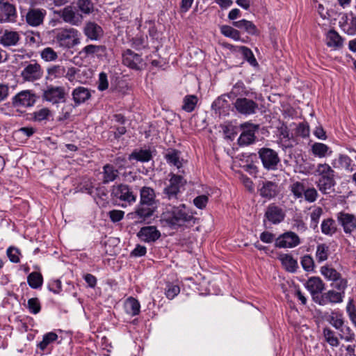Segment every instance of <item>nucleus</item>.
Wrapping results in <instances>:
<instances>
[{"label":"nucleus","mask_w":356,"mask_h":356,"mask_svg":"<svg viewBox=\"0 0 356 356\" xmlns=\"http://www.w3.org/2000/svg\"><path fill=\"white\" fill-rule=\"evenodd\" d=\"M195 220L190 209L184 204H181L179 206L166 207L161 214L159 221L163 227L178 229L188 225H193Z\"/></svg>","instance_id":"nucleus-1"},{"label":"nucleus","mask_w":356,"mask_h":356,"mask_svg":"<svg viewBox=\"0 0 356 356\" xmlns=\"http://www.w3.org/2000/svg\"><path fill=\"white\" fill-rule=\"evenodd\" d=\"M156 209L157 205L139 203L134 211L127 214V217L133 220L135 224H150L151 218Z\"/></svg>","instance_id":"nucleus-2"},{"label":"nucleus","mask_w":356,"mask_h":356,"mask_svg":"<svg viewBox=\"0 0 356 356\" xmlns=\"http://www.w3.org/2000/svg\"><path fill=\"white\" fill-rule=\"evenodd\" d=\"M55 39L59 47L67 49L72 48L80 42L79 31L74 28L57 30Z\"/></svg>","instance_id":"nucleus-3"},{"label":"nucleus","mask_w":356,"mask_h":356,"mask_svg":"<svg viewBox=\"0 0 356 356\" xmlns=\"http://www.w3.org/2000/svg\"><path fill=\"white\" fill-rule=\"evenodd\" d=\"M111 201L114 205L126 207L127 204H131L136 200V196L133 194L131 189L126 185L119 184L113 186L111 191Z\"/></svg>","instance_id":"nucleus-4"},{"label":"nucleus","mask_w":356,"mask_h":356,"mask_svg":"<svg viewBox=\"0 0 356 356\" xmlns=\"http://www.w3.org/2000/svg\"><path fill=\"white\" fill-rule=\"evenodd\" d=\"M23 65L24 68L21 71L20 76L24 81L34 82L42 77V67L36 60L25 62Z\"/></svg>","instance_id":"nucleus-5"},{"label":"nucleus","mask_w":356,"mask_h":356,"mask_svg":"<svg viewBox=\"0 0 356 356\" xmlns=\"http://www.w3.org/2000/svg\"><path fill=\"white\" fill-rule=\"evenodd\" d=\"M66 95L64 87L50 85L43 90L42 98L53 104H57L65 102Z\"/></svg>","instance_id":"nucleus-6"},{"label":"nucleus","mask_w":356,"mask_h":356,"mask_svg":"<svg viewBox=\"0 0 356 356\" xmlns=\"http://www.w3.org/2000/svg\"><path fill=\"white\" fill-rule=\"evenodd\" d=\"M300 243L299 236L291 231L280 234L275 240V246L278 248H291Z\"/></svg>","instance_id":"nucleus-7"},{"label":"nucleus","mask_w":356,"mask_h":356,"mask_svg":"<svg viewBox=\"0 0 356 356\" xmlns=\"http://www.w3.org/2000/svg\"><path fill=\"white\" fill-rule=\"evenodd\" d=\"M258 153L265 168L268 170L275 169L280 162V158L275 150L270 148H261Z\"/></svg>","instance_id":"nucleus-8"},{"label":"nucleus","mask_w":356,"mask_h":356,"mask_svg":"<svg viewBox=\"0 0 356 356\" xmlns=\"http://www.w3.org/2000/svg\"><path fill=\"white\" fill-rule=\"evenodd\" d=\"M285 216V213L282 208L275 204H270L268 206L264 213V225L266 226V220L273 225L279 224L284 220Z\"/></svg>","instance_id":"nucleus-9"},{"label":"nucleus","mask_w":356,"mask_h":356,"mask_svg":"<svg viewBox=\"0 0 356 356\" xmlns=\"http://www.w3.org/2000/svg\"><path fill=\"white\" fill-rule=\"evenodd\" d=\"M234 106L238 113L246 115L254 114L258 108L255 102L245 97L236 99Z\"/></svg>","instance_id":"nucleus-10"},{"label":"nucleus","mask_w":356,"mask_h":356,"mask_svg":"<svg viewBox=\"0 0 356 356\" xmlns=\"http://www.w3.org/2000/svg\"><path fill=\"white\" fill-rule=\"evenodd\" d=\"M136 235L139 239L145 243H154L161 236L160 231L153 225L141 227Z\"/></svg>","instance_id":"nucleus-11"},{"label":"nucleus","mask_w":356,"mask_h":356,"mask_svg":"<svg viewBox=\"0 0 356 356\" xmlns=\"http://www.w3.org/2000/svg\"><path fill=\"white\" fill-rule=\"evenodd\" d=\"M47 12L42 8H30L26 15V22L31 26L36 27L43 24Z\"/></svg>","instance_id":"nucleus-12"},{"label":"nucleus","mask_w":356,"mask_h":356,"mask_svg":"<svg viewBox=\"0 0 356 356\" xmlns=\"http://www.w3.org/2000/svg\"><path fill=\"white\" fill-rule=\"evenodd\" d=\"M337 218L346 234H350L356 229V217L355 215L341 211L337 213Z\"/></svg>","instance_id":"nucleus-13"},{"label":"nucleus","mask_w":356,"mask_h":356,"mask_svg":"<svg viewBox=\"0 0 356 356\" xmlns=\"http://www.w3.org/2000/svg\"><path fill=\"white\" fill-rule=\"evenodd\" d=\"M17 17L16 9L13 4L7 1H0V22H13Z\"/></svg>","instance_id":"nucleus-14"},{"label":"nucleus","mask_w":356,"mask_h":356,"mask_svg":"<svg viewBox=\"0 0 356 356\" xmlns=\"http://www.w3.org/2000/svg\"><path fill=\"white\" fill-rule=\"evenodd\" d=\"M20 40L18 31L6 29L0 35V44L4 47H11L17 45Z\"/></svg>","instance_id":"nucleus-15"},{"label":"nucleus","mask_w":356,"mask_h":356,"mask_svg":"<svg viewBox=\"0 0 356 356\" xmlns=\"http://www.w3.org/2000/svg\"><path fill=\"white\" fill-rule=\"evenodd\" d=\"M169 184L163 189V194L168 200L177 199L180 188L186 183V179H169Z\"/></svg>","instance_id":"nucleus-16"},{"label":"nucleus","mask_w":356,"mask_h":356,"mask_svg":"<svg viewBox=\"0 0 356 356\" xmlns=\"http://www.w3.org/2000/svg\"><path fill=\"white\" fill-rule=\"evenodd\" d=\"M241 127L244 131L238 138V144L240 145H247L253 143L255 140L254 131L257 129V126L245 123L241 124Z\"/></svg>","instance_id":"nucleus-17"},{"label":"nucleus","mask_w":356,"mask_h":356,"mask_svg":"<svg viewBox=\"0 0 356 356\" xmlns=\"http://www.w3.org/2000/svg\"><path fill=\"white\" fill-rule=\"evenodd\" d=\"M35 102V95L29 90H24L15 96L13 99V104L15 106L28 107L32 106Z\"/></svg>","instance_id":"nucleus-18"},{"label":"nucleus","mask_w":356,"mask_h":356,"mask_svg":"<svg viewBox=\"0 0 356 356\" xmlns=\"http://www.w3.org/2000/svg\"><path fill=\"white\" fill-rule=\"evenodd\" d=\"M61 18L65 22L72 25L78 26L82 22V15L74 10L71 6L65 7L61 11Z\"/></svg>","instance_id":"nucleus-19"},{"label":"nucleus","mask_w":356,"mask_h":356,"mask_svg":"<svg viewBox=\"0 0 356 356\" xmlns=\"http://www.w3.org/2000/svg\"><path fill=\"white\" fill-rule=\"evenodd\" d=\"M83 33L92 40H97L103 35L102 28L94 22H88L83 27Z\"/></svg>","instance_id":"nucleus-20"},{"label":"nucleus","mask_w":356,"mask_h":356,"mask_svg":"<svg viewBox=\"0 0 356 356\" xmlns=\"http://www.w3.org/2000/svg\"><path fill=\"white\" fill-rule=\"evenodd\" d=\"M305 288L311 295L320 294L325 290V283L319 277H311L305 284Z\"/></svg>","instance_id":"nucleus-21"},{"label":"nucleus","mask_w":356,"mask_h":356,"mask_svg":"<svg viewBox=\"0 0 356 356\" xmlns=\"http://www.w3.org/2000/svg\"><path fill=\"white\" fill-rule=\"evenodd\" d=\"M122 62L125 65L132 69L138 70L142 63V58L138 54H135L130 49H127L123 54Z\"/></svg>","instance_id":"nucleus-22"},{"label":"nucleus","mask_w":356,"mask_h":356,"mask_svg":"<svg viewBox=\"0 0 356 356\" xmlns=\"http://www.w3.org/2000/svg\"><path fill=\"white\" fill-rule=\"evenodd\" d=\"M282 265L284 269L289 273H295L298 268V264L296 259L289 254H282L279 257Z\"/></svg>","instance_id":"nucleus-23"},{"label":"nucleus","mask_w":356,"mask_h":356,"mask_svg":"<svg viewBox=\"0 0 356 356\" xmlns=\"http://www.w3.org/2000/svg\"><path fill=\"white\" fill-rule=\"evenodd\" d=\"M262 197L270 199L275 197L277 193V185L273 181L263 182V186L259 189Z\"/></svg>","instance_id":"nucleus-24"},{"label":"nucleus","mask_w":356,"mask_h":356,"mask_svg":"<svg viewBox=\"0 0 356 356\" xmlns=\"http://www.w3.org/2000/svg\"><path fill=\"white\" fill-rule=\"evenodd\" d=\"M202 195H198L193 199L194 205L199 209H205L209 202V196L211 193V188L207 186L202 185Z\"/></svg>","instance_id":"nucleus-25"},{"label":"nucleus","mask_w":356,"mask_h":356,"mask_svg":"<svg viewBox=\"0 0 356 356\" xmlns=\"http://www.w3.org/2000/svg\"><path fill=\"white\" fill-rule=\"evenodd\" d=\"M73 100L76 104H80L89 99L91 97L90 90L84 87H78L72 92Z\"/></svg>","instance_id":"nucleus-26"},{"label":"nucleus","mask_w":356,"mask_h":356,"mask_svg":"<svg viewBox=\"0 0 356 356\" xmlns=\"http://www.w3.org/2000/svg\"><path fill=\"white\" fill-rule=\"evenodd\" d=\"M139 203L156 205L154 190L149 187H143L140 190V199Z\"/></svg>","instance_id":"nucleus-27"},{"label":"nucleus","mask_w":356,"mask_h":356,"mask_svg":"<svg viewBox=\"0 0 356 356\" xmlns=\"http://www.w3.org/2000/svg\"><path fill=\"white\" fill-rule=\"evenodd\" d=\"M326 44L330 47L340 48L343 45V40L336 31L330 30L327 33Z\"/></svg>","instance_id":"nucleus-28"},{"label":"nucleus","mask_w":356,"mask_h":356,"mask_svg":"<svg viewBox=\"0 0 356 356\" xmlns=\"http://www.w3.org/2000/svg\"><path fill=\"white\" fill-rule=\"evenodd\" d=\"M27 283L31 289H40L43 284V276L40 272L33 271L27 276Z\"/></svg>","instance_id":"nucleus-29"},{"label":"nucleus","mask_w":356,"mask_h":356,"mask_svg":"<svg viewBox=\"0 0 356 356\" xmlns=\"http://www.w3.org/2000/svg\"><path fill=\"white\" fill-rule=\"evenodd\" d=\"M233 25L238 29H244L248 33L251 35H258L259 31L257 26L251 22L246 19H242L234 22Z\"/></svg>","instance_id":"nucleus-30"},{"label":"nucleus","mask_w":356,"mask_h":356,"mask_svg":"<svg viewBox=\"0 0 356 356\" xmlns=\"http://www.w3.org/2000/svg\"><path fill=\"white\" fill-rule=\"evenodd\" d=\"M327 321L337 330L343 332V325L344 324V320L343 314L339 312L332 311L331 315Z\"/></svg>","instance_id":"nucleus-31"},{"label":"nucleus","mask_w":356,"mask_h":356,"mask_svg":"<svg viewBox=\"0 0 356 356\" xmlns=\"http://www.w3.org/2000/svg\"><path fill=\"white\" fill-rule=\"evenodd\" d=\"M125 308L127 312L131 316L138 315L140 312V302L134 297H129L127 299Z\"/></svg>","instance_id":"nucleus-32"},{"label":"nucleus","mask_w":356,"mask_h":356,"mask_svg":"<svg viewBox=\"0 0 356 356\" xmlns=\"http://www.w3.org/2000/svg\"><path fill=\"white\" fill-rule=\"evenodd\" d=\"M83 51L87 56H97L98 57H102L106 55V48L103 45H94L89 44L86 46L83 49Z\"/></svg>","instance_id":"nucleus-33"},{"label":"nucleus","mask_w":356,"mask_h":356,"mask_svg":"<svg viewBox=\"0 0 356 356\" xmlns=\"http://www.w3.org/2000/svg\"><path fill=\"white\" fill-rule=\"evenodd\" d=\"M58 337L56 333L49 332L43 335L42 340L38 343L37 347L42 352H44L48 346L58 339Z\"/></svg>","instance_id":"nucleus-34"},{"label":"nucleus","mask_w":356,"mask_h":356,"mask_svg":"<svg viewBox=\"0 0 356 356\" xmlns=\"http://www.w3.org/2000/svg\"><path fill=\"white\" fill-rule=\"evenodd\" d=\"M321 273L329 281L338 282V280L340 279L341 273L328 265L321 268Z\"/></svg>","instance_id":"nucleus-35"},{"label":"nucleus","mask_w":356,"mask_h":356,"mask_svg":"<svg viewBox=\"0 0 356 356\" xmlns=\"http://www.w3.org/2000/svg\"><path fill=\"white\" fill-rule=\"evenodd\" d=\"M337 230L336 223L334 219L329 218L324 219L321 223V232L325 235L332 236Z\"/></svg>","instance_id":"nucleus-36"},{"label":"nucleus","mask_w":356,"mask_h":356,"mask_svg":"<svg viewBox=\"0 0 356 356\" xmlns=\"http://www.w3.org/2000/svg\"><path fill=\"white\" fill-rule=\"evenodd\" d=\"M330 248L326 243L318 244L316 252V259L318 263H321L328 259Z\"/></svg>","instance_id":"nucleus-37"},{"label":"nucleus","mask_w":356,"mask_h":356,"mask_svg":"<svg viewBox=\"0 0 356 356\" xmlns=\"http://www.w3.org/2000/svg\"><path fill=\"white\" fill-rule=\"evenodd\" d=\"M325 293V298L326 299V302H330L332 304L334 303H341L343 302L344 298L345 292H337L334 290H330Z\"/></svg>","instance_id":"nucleus-38"},{"label":"nucleus","mask_w":356,"mask_h":356,"mask_svg":"<svg viewBox=\"0 0 356 356\" xmlns=\"http://www.w3.org/2000/svg\"><path fill=\"white\" fill-rule=\"evenodd\" d=\"M314 175L322 178H332L334 176V170L326 163L319 164L315 170Z\"/></svg>","instance_id":"nucleus-39"},{"label":"nucleus","mask_w":356,"mask_h":356,"mask_svg":"<svg viewBox=\"0 0 356 356\" xmlns=\"http://www.w3.org/2000/svg\"><path fill=\"white\" fill-rule=\"evenodd\" d=\"M151 157V152L147 149H141L138 152L135 151L129 155L130 160L136 159L142 162L148 161Z\"/></svg>","instance_id":"nucleus-40"},{"label":"nucleus","mask_w":356,"mask_h":356,"mask_svg":"<svg viewBox=\"0 0 356 356\" xmlns=\"http://www.w3.org/2000/svg\"><path fill=\"white\" fill-rule=\"evenodd\" d=\"M323 334L325 341L331 346L337 347L339 344V341L334 336V332L328 327H325L323 330Z\"/></svg>","instance_id":"nucleus-41"},{"label":"nucleus","mask_w":356,"mask_h":356,"mask_svg":"<svg viewBox=\"0 0 356 356\" xmlns=\"http://www.w3.org/2000/svg\"><path fill=\"white\" fill-rule=\"evenodd\" d=\"M197 103V97L195 95H187L184 99L182 109L186 112H192Z\"/></svg>","instance_id":"nucleus-42"},{"label":"nucleus","mask_w":356,"mask_h":356,"mask_svg":"<svg viewBox=\"0 0 356 356\" xmlns=\"http://www.w3.org/2000/svg\"><path fill=\"white\" fill-rule=\"evenodd\" d=\"M93 189L94 186L90 182V179H87L77 184L76 186L74 188L75 193L81 192L86 193L90 195L92 194Z\"/></svg>","instance_id":"nucleus-43"},{"label":"nucleus","mask_w":356,"mask_h":356,"mask_svg":"<svg viewBox=\"0 0 356 356\" xmlns=\"http://www.w3.org/2000/svg\"><path fill=\"white\" fill-rule=\"evenodd\" d=\"M301 266L307 272H312L314 270L315 263L312 257L309 254H305L301 257Z\"/></svg>","instance_id":"nucleus-44"},{"label":"nucleus","mask_w":356,"mask_h":356,"mask_svg":"<svg viewBox=\"0 0 356 356\" xmlns=\"http://www.w3.org/2000/svg\"><path fill=\"white\" fill-rule=\"evenodd\" d=\"M42 59L47 62L54 61L58 58L57 53L51 47H46L40 52Z\"/></svg>","instance_id":"nucleus-45"},{"label":"nucleus","mask_w":356,"mask_h":356,"mask_svg":"<svg viewBox=\"0 0 356 356\" xmlns=\"http://www.w3.org/2000/svg\"><path fill=\"white\" fill-rule=\"evenodd\" d=\"M165 158L168 162L177 166V168H179L181 167V163L179 160V152L178 151L175 149L169 151L165 154Z\"/></svg>","instance_id":"nucleus-46"},{"label":"nucleus","mask_w":356,"mask_h":356,"mask_svg":"<svg viewBox=\"0 0 356 356\" xmlns=\"http://www.w3.org/2000/svg\"><path fill=\"white\" fill-rule=\"evenodd\" d=\"M27 308L30 313L37 314L41 311V304L38 298H31L28 300Z\"/></svg>","instance_id":"nucleus-47"},{"label":"nucleus","mask_w":356,"mask_h":356,"mask_svg":"<svg viewBox=\"0 0 356 356\" xmlns=\"http://www.w3.org/2000/svg\"><path fill=\"white\" fill-rule=\"evenodd\" d=\"M220 30L221 33L227 37L232 38L236 40H238L240 39L239 31L229 26L224 25L220 28Z\"/></svg>","instance_id":"nucleus-48"},{"label":"nucleus","mask_w":356,"mask_h":356,"mask_svg":"<svg viewBox=\"0 0 356 356\" xmlns=\"http://www.w3.org/2000/svg\"><path fill=\"white\" fill-rule=\"evenodd\" d=\"M318 187L323 193H330V191L335 184L334 179H318Z\"/></svg>","instance_id":"nucleus-49"},{"label":"nucleus","mask_w":356,"mask_h":356,"mask_svg":"<svg viewBox=\"0 0 356 356\" xmlns=\"http://www.w3.org/2000/svg\"><path fill=\"white\" fill-rule=\"evenodd\" d=\"M323 213V209L321 207L315 208L313 211L311 213V224L310 227L313 229H316L318 228V224L319 222V219Z\"/></svg>","instance_id":"nucleus-50"},{"label":"nucleus","mask_w":356,"mask_h":356,"mask_svg":"<svg viewBox=\"0 0 356 356\" xmlns=\"http://www.w3.org/2000/svg\"><path fill=\"white\" fill-rule=\"evenodd\" d=\"M346 312L352 323L356 327V307L354 304V300L350 298L346 306Z\"/></svg>","instance_id":"nucleus-51"},{"label":"nucleus","mask_w":356,"mask_h":356,"mask_svg":"<svg viewBox=\"0 0 356 356\" xmlns=\"http://www.w3.org/2000/svg\"><path fill=\"white\" fill-rule=\"evenodd\" d=\"M312 149L314 154L319 157H325L329 149V147L323 143H316L312 145Z\"/></svg>","instance_id":"nucleus-52"},{"label":"nucleus","mask_w":356,"mask_h":356,"mask_svg":"<svg viewBox=\"0 0 356 356\" xmlns=\"http://www.w3.org/2000/svg\"><path fill=\"white\" fill-rule=\"evenodd\" d=\"M77 6L79 10L85 14H89L93 10V5L90 0H79Z\"/></svg>","instance_id":"nucleus-53"},{"label":"nucleus","mask_w":356,"mask_h":356,"mask_svg":"<svg viewBox=\"0 0 356 356\" xmlns=\"http://www.w3.org/2000/svg\"><path fill=\"white\" fill-rule=\"evenodd\" d=\"M20 254L19 250L15 247H9L7 250V256L10 261L13 263H18L20 259L19 255Z\"/></svg>","instance_id":"nucleus-54"},{"label":"nucleus","mask_w":356,"mask_h":356,"mask_svg":"<svg viewBox=\"0 0 356 356\" xmlns=\"http://www.w3.org/2000/svg\"><path fill=\"white\" fill-rule=\"evenodd\" d=\"M180 291L179 286L178 285L169 284L167 285L165 289V296L168 299H173Z\"/></svg>","instance_id":"nucleus-55"},{"label":"nucleus","mask_w":356,"mask_h":356,"mask_svg":"<svg viewBox=\"0 0 356 356\" xmlns=\"http://www.w3.org/2000/svg\"><path fill=\"white\" fill-rule=\"evenodd\" d=\"M305 186L300 183V182H296L291 186V192L293 193V195L297 197L300 198L302 197V195L305 192Z\"/></svg>","instance_id":"nucleus-56"},{"label":"nucleus","mask_w":356,"mask_h":356,"mask_svg":"<svg viewBox=\"0 0 356 356\" xmlns=\"http://www.w3.org/2000/svg\"><path fill=\"white\" fill-rule=\"evenodd\" d=\"M65 71V67L61 65H54L47 70L48 74L51 76H54V77L63 76Z\"/></svg>","instance_id":"nucleus-57"},{"label":"nucleus","mask_w":356,"mask_h":356,"mask_svg":"<svg viewBox=\"0 0 356 356\" xmlns=\"http://www.w3.org/2000/svg\"><path fill=\"white\" fill-rule=\"evenodd\" d=\"M104 178H117L120 176V172L118 170L111 165H106L104 167Z\"/></svg>","instance_id":"nucleus-58"},{"label":"nucleus","mask_w":356,"mask_h":356,"mask_svg":"<svg viewBox=\"0 0 356 356\" xmlns=\"http://www.w3.org/2000/svg\"><path fill=\"white\" fill-rule=\"evenodd\" d=\"M50 114V110L47 108H43L33 113V118L36 121L46 120Z\"/></svg>","instance_id":"nucleus-59"},{"label":"nucleus","mask_w":356,"mask_h":356,"mask_svg":"<svg viewBox=\"0 0 356 356\" xmlns=\"http://www.w3.org/2000/svg\"><path fill=\"white\" fill-rule=\"evenodd\" d=\"M147 253V248L145 246L137 244L136 248L130 252L131 257H143Z\"/></svg>","instance_id":"nucleus-60"},{"label":"nucleus","mask_w":356,"mask_h":356,"mask_svg":"<svg viewBox=\"0 0 356 356\" xmlns=\"http://www.w3.org/2000/svg\"><path fill=\"white\" fill-rule=\"evenodd\" d=\"M109 218L113 222H120L123 219L124 216V212L121 210H112L108 212Z\"/></svg>","instance_id":"nucleus-61"},{"label":"nucleus","mask_w":356,"mask_h":356,"mask_svg":"<svg viewBox=\"0 0 356 356\" xmlns=\"http://www.w3.org/2000/svg\"><path fill=\"white\" fill-rule=\"evenodd\" d=\"M95 191L96 195L104 201V202L102 203V207H105L106 204L108 203V202H106L108 190L104 186H102L97 187L95 188Z\"/></svg>","instance_id":"nucleus-62"},{"label":"nucleus","mask_w":356,"mask_h":356,"mask_svg":"<svg viewBox=\"0 0 356 356\" xmlns=\"http://www.w3.org/2000/svg\"><path fill=\"white\" fill-rule=\"evenodd\" d=\"M48 289L55 294H58L62 291V284L60 280H55L48 285Z\"/></svg>","instance_id":"nucleus-63"},{"label":"nucleus","mask_w":356,"mask_h":356,"mask_svg":"<svg viewBox=\"0 0 356 356\" xmlns=\"http://www.w3.org/2000/svg\"><path fill=\"white\" fill-rule=\"evenodd\" d=\"M305 199L309 202H314L317 197V191L315 188H308L304 192Z\"/></svg>","instance_id":"nucleus-64"}]
</instances>
